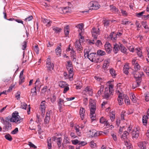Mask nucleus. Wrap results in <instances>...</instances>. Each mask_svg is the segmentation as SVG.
Wrapping results in <instances>:
<instances>
[{"label": "nucleus", "instance_id": "1", "mask_svg": "<svg viewBox=\"0 0 149 149\" xmlns=\"http://www.w3.org/2000/svg\"><path fill=\"white\" fill-rule=\"evenodd\" d=\"M0 118L1 123L4 125L3 129L6 132L12 129L11 124L10 121L16 124H19L21 122L20 117L18 115V112L16 111L12 114V117L9 116L5 117V119L2 117Z\"/></svg>", "mask_w": 149, "mask_h": 149}, {"label": "nucleus", "instance_id": "2", "mask_svg": "<svg viewBox=\"0 0 149 149\" xmlns=\"http://www.w3.org/2000/svg\"><path fill=\"white\" fill-rule=\"evenodd\" d=\"M133 73L136 79V81L134 82L132 84V88L134 89L140 86L141 81V77L144 75V74L142 72H133Z\"/></svg>", "mask_w": 149, "mask_h": 149}, {"label": "nucleus", "instance_id": "3", "mask_svg": "<svg viewBox=\"0 0 149 149\" xmlns=\"http://www.w3.org/2000/svg\"><path fill=\"white\" fill-rule=\"evenodd\" d=\"M90 51H88L86 49H85L84 51V56L85 57H87L91 61H95L96 62H98V61L96 60L95 55L96 53H91L89 54Z\"/></svg>", "mask_w": 149, "mask_h": 149}, {"label": "nucleus", "instance_id": "4", "mask_svg": "<svg viewBox=\"0 0 149 149\" xmlns=\"http://www.w3.org/2000/svg\"><path fill=\"white\" fill-rule=\"evenodd\" d=\"M89 6L93 10H96L98 9L100 7L98 3L95 1H92L88 4Z\"/></svg>", "mask_w": 149, "mask_h": 149}, {"label": "nucleus", "instance_id": "5", "mask_svg": "<svg viewBox=\"0 0 149 149\" xmlns=\"http://www.w3.org/2000/svg\"><path fill=\"white\" fill-rule=\"evenodd\" d=\"M92 36L94 38L96 39L98 35H100V30L99 28H96L93 27L91 31Z\"/></svg>", "mask_w": 149, "mask_h": 149}, {"label": "nucleus", "instance_id": "6", "mask_svg": "<svg viewBox=\"0 0 149 149\" xmlns=\"http://www.w3.org/2000/svg\"><path fill=\"white\" fill-rule=\"evenodd\" d=\"M46 67L48 71H52L54 70V65L53 63L51 62L50 58H48L46 62Z\"/></svg>", "mask_w": 149, "mask_h": 149}, {"label": "nucleus", "instance_id": "7", "mask_svg": "<svg viewBox=\"0 0 149 149\" xmlns=\"http://www.w3.org/2000/svg\"><path fill=\"white\" fill-rule=\"evenodd\" d=\"M139 131L138 128H134L132 133V138L136 139L139 136Z\"/></svg>", "mask_w": 149, "mask_h": 149}, {"label": "nucleus", "instance_id": "8", "mask_svg": "<svg viewBox=\"0 0 149 149\" xmlns=\"http://www.w3.org/2000/svg\"><path fill=\"white\" fill-rule=\"evenodd\" d=\"M90 111L91 112H94L96 109V104L95 102L92 100H91L89 102Z\"/></svg>", "mask_w": 149, "mask_h": 149}, {"label": "nucleus", "instance_id": "9", "mask_svg": "<svg viewBox=\"0 0 149 149\" xmlns=\"http://www.w3.org/2000/svg\"><path fill=\"white\" fill-rule=\"evenodd\" d=\"M90 135L91 137H96L102 134V132H96L95 130H90Z\"/></svg>", "mask_w": 149, "mask_h": 149}, {"label": "nucleus", "instance_id": "10", "mask_svg": "<svg viewBox=\"0 0 149 149\" xmlns=\"http://www.w3.org/2000/svg\"><path fill=\"white\" fill-rule=\"evenodd\" d=\"M80 40H77L75 42V46L77 50L78 51H80L83 49V47L81 44Z\"/></svg>", "mask_w": 149, "mask_h": 149}, {"label": "nucleus", "instance_id": "11", "mask_svg": "<svg viewBox=\"0 0 149 149\" xmlns=\"http://www.w3.org/2000/svg\"><path fill=\"white\" fill-rule=\"evenodd\" d=\"M105 91L104 92V98L106 99H108L111 96V95H113V93L111 92L108 88H105Z\"/></svg>", "mask_w": 149, "mask_h": 149}, {"label": "nucleus", "instance_id": "12", "mask_svg": "<svg viewBox=\"0 0 149 149\" xmlns=\"http://www.w3.org/2000/svg\"><path fill=\"white\" fill-rule=\"evenodd\" d=\"M104 48L106 52L108 53H111V44L108 42H107L104 45Z\"/></svg>", "mask_w": 149, "mask_h": 149}, {"label": "nucleus", "instance_id": "13", "mask_svg": "<svg viewBox=\"0 0 149 149\" xmlns=\"http://www.w3.org/2000/svg\"><path fill=\"white\" fill-rule=\"evenodd\" d=\"M86 92L89 95H92L93 94V91L92 88L90 87H87L86 88L83 92Z\"/></svg>", "mask_w": 149, "mask_h": 149}, {"label": "nucleus", "instance_id": "14", "mask_svg": "<svg viewBox=\"0 0 149 149\" xmlns=\"http://www.w3.org/2000/svg\"><path fill=\"white\" fill-rule=\"evenodd\" d=\"M64 100L61 98H60L59 99V101L58 102V108L60 112H61V111L63 105L64 106Z\"/></svg>", "mask_w": 149, "mask_h": 149}, {"label": "nucleus", "instance_id": "15", "mask_svg": "<svg viewBox=\"0 0 149 149\" xmlns=\"http://www.w3.org/2000/svg\"><path fill=\"white\" fill-rule=\"evenodd\" d=\"M85 110L83 107H81L79 111V115L80 118L82 120L84 118Z\"/></svg>", "mask_w": 149, "mask_h": 149}, {"label": "nucleus", "instance_id": "16", "mask_svg": "<svg viewBox=\"0 0 149 149\" xmlns=\"http://www.w3.org/2000/svg\"><path fill=\"white\" fill-rule=\"evenodd\" d=\"M19 84H21L24 81L25 78L23 77V70L20 73L19 76Z\"/></svg>", "mask_w": 149, "mask_h": 149}, {"label": "nucleus", "instance_id": "17", "mask_svg": "<svg viewBox=\"0 0 149 149\" xmlns=\"http://www.w3.org/2000/svg\"><path fill=\"white\" fill-rule=\"evenodd\" d=\"M50 118V112L49 111L46 113V116L44 120V123L45 124L48 123L49 121Z\"/></svg>", "mask_w": 149, "mask_h": 149}, {"label": "nucleus", "instance_id": "18", "mask_svg": "<svg viewBox=\"0 0 149 149\" xmlns=\"http://www.w3.org/2000/svg\"><path fill=\"white\" fill-rule=\"evenodd\" d=\"M61 44L60 43L59 46H57L56 49H55L56 53L57 55L59 56H61Z\"/></svg>", "mask_w": 149, "mask_h": 149}, {"label": "nucleus", "instance_id": "19", "mask_svg": "<svg viewBox=\"0 0 149 149\" xmlns=\"http://www.w3.org/2000/svg\"><path fill=\"white\" fill-rule=\"evenodd\" d=\"M110 60L109 59L105 60L104 61L103 67L104 68H107L109 65Z\"/></svg>", "mask_w": 149, "mask_h": 149}, {"label": "nucleus", "instance_id": "20", "mask_svg": "<svg viewBox=\"0 0 149 149\" xmlns=\"http://www.w3.org/2000/svg\"><path fill=\"white\" fill-rule=\"evenodd\" d=\"M135 50L136 51V53L138 56L141 58L142 59L143 58V56L141 49L139 48H137Z\"/></svg>", "mask_w": 149, "mask_h": 149}, {"label": "nucleus", "instance_id": "21", "mask_svg": "<svg viewBox=\"0 0 149 149\" xmlns=\"http://www.w3.org/2000/svg\"><path fill=\"white\" fill-rule=\"evenodd\" d=\"M110 10L113 13H118L119 10L115 6L113 5H110Z\"/></svg>", "mask_w": 149, "mask_h": 149}, {"label": "nucleus", "instance_id": "22", "mask_svg": "<svg viewBox=\"0 0 149 149\" xmlns=\"http://www.w3.org/2000/svg\"><path fill=\"white\" fill-rule=\"evenodd\" d=\"M120 46H119V45L116 43L114 45L113 48V51L115 54H116L119 50L120 49Z\"/></svg>", "mask_w": 149, "mask_h": 149}, {"label": "nucleus", "instance_id": "23", "mask_svg": "<svg viewBox=\"0 0 149 149\" xmlns=\"http://www.w3.org/2000/svg\"><path fill=\"white\" fill-rule=\"evenodd\" d=\"M122 96L123 94L120 93L118 96V101L119 105H122L123 103Z\"/></svg>", "mask_w": 149, "mask_h": 149}, {"label": "nucleus", "instance_id": "24", "mask_svg": "<svg viewBox=\"0 0 149 149\" xmlns=\"http://www.w3.org/2000/svg\"><path fill=\"white\" fill-rule=\"evenodd\" d=\"M76 27L79 29L78 31L79 33L80 32L83 33L84 30H83V25L82 24H78Z\"/></svg>", "mask_w": 149, "mask_h": 149}, {"label": "nucleus", "instance_id": "25", "mask_svg": "<svg viewBox=\"0 0 149 149\" xmlns=\"http://www.w3.org/2000/svg\"><path fill=\"white\" fill-rule=\"evenodd\" d=\"M47 147L48 149H51L52 148V139L50 137H48L47 139Z\"/></svg>", "mask_w": 149, "mask_h": 149}, {"label": "nucleus", "instance_id": "26", "mask_svg": "<svg viewBox=\"0 0 149 149\" xmlns=\"http://www.w3.org/2000/svg\"><path fill=\"white\" fill-rule=\"evenodd\" d=\"M100 123H101L104 124L107 126L108 125L109 126V124L108 125V124L107 123V121L103 117H102L100 118Z\"/></svg>", "mask_w": 149, "mask_h": 149}, {"label": "nucleus", "instance_id": "27", "mask_svg": "<svg viewBox=\"0 0 149 149\" xmlns=\"http://www.w3.org/2000/svg\"><path fill=\"white\" fill-rule=\"evenodd\" d=\"M110 74L113 78L116 77V73L115 70L113 68H111L109 70Z\"/></svg>", "mask_w": 149, "mask_h": 149}, {"label": "nucleus", "instance_id": "28", "mask_svg": "<svg viewBox=\"0 0 149 149\" xmlns=\"http://www.w3.org/2000/svg\"><path fill=\"white\" fill-rule=\"evenodd\" d=\"M129 68V66L127 65H125L123 67V71L124 73L126 74H128L129 73L128 70Z\"/></svg>", "mask_w": 149, "mask_h": 149}, {"label": "nucleus", "instance_id": "29", "mask_svg": "<svg viewBox=\"0 0 149 149\" xmlns=\"http://www.w3.org/2000/svg\"><path fill=\"white\" fill-rule=\"evenodd\" d=\"M146 141H144L143 142L140 143L139 145V147L141 149H146Z\"/></svg>", "mask_w": 149, "mask_h": 149}, {"label": "nucleus", "instance_id": "30", "mask_svg": "<svg viewBox=\"0 0 149 149\" xmlns=\"http://www.w3.org/2000/svg\"><path fill=\"white\" fill-rule=\"evenodd\" d=\"M62 140V139L61 137H59L56 139V143L58 148L61 146Z\"/></svg>", "mask_w": 149, "mask_h": 149}, {"label": "nucleus", "instance_id": "31", "mask_svg": "<svg viewBox=\"0 0 149 149\" xmlns=\"http://www.w3.org/2000/svg\"><path fill=\"white\" fill-rule=\"evenodd\" d=\"M120 50L123 53L127 54V53L126 51L127 49L123 45H120Z\"/></svg>", "mask_w": 149, "mask_h": 149}, {"label": "nucleus", "instance_id": "32", "mask_svg": "<svg viewBox=\"0 0 149 149\" xmlns=\"http://www.w3.org/2000/svg\"><path fill=\"white\" fill-rule=\"evenodd\" d=\"M53 30L54 31L55 33H58L61 32L62 29L56 26H53L52 27Z\"/></svg>", "mask_w": 149, "mask_h": 149}, {"label": "nucleus", "instance_id": "33", "mask_svg": "<svg viewBox=\"0 0 149 149\" xmlns=\"http://www.w3.org/2000/svg\"><path fill=\"white\" fill-rule=\"evenodd\" d=\"M67 69L69 72V78H70L73 76L72 72H73V67H70V68H67Z\"/></svg>", "mask_w": 149, "mask_h": 149}, {"label": "nucleus", "instance_id": "34", "mask_svg": "<svg viewBox=\"0 0 149 149\" xmlns=\"http://www.w3.org/2000/svg\"><path fill=\"white\" fill-rule=\"evenodd\" d=\"M95 112V111H94V112H91V111H90V118L93 121L95 120L96 119V114Z\"/></svg>", "mask_w": 149, "mask_h": 149}, {"label": "nucleus", "instance_id": "35", "mask_svg": "<svg viewBox=\"0 0 149 149\" xmlns=\"http://www.w3.org/2000/svg\"><path fill=\"white\" fill-rule=\"evenodd\" d=\"M42 21L44 23H47L46 25L47 26H51V24L52 23V21H49L48 22V20L45 18L42 19Z\"/></svg>", "mask_w": 149, "mask_h": 149}, {"label": "nucleus", "instance_id": "36", "mask_svg": "<svg viewBox=\"0 0 149 149\" xmlns=\"http://www.w3.org/2000/svg\"><path fill=\"white\" fill-rule=\"evenodd\" d=\"M97 55L100 56H103L106 55L105 52L103 50L99 49L97 51Z\"/></svg>", "mask_w": 149, "mask_h": 149}, {"label": "nucleus", "instance_id": "37", "mask_svg": "<svg viewBox=\"0 0 149 149\" xmlns=\"http://www.w3.org/2000/svg\"><path fill=\"white\" fill-rule=\"evenodd\" d=\"M130 97L132 100V101L133 103H135L136 102V97L134 95L131 93L130 94Z\"/></svg>", "mask_w": 149, "mask_h": 149}, {"label": "nucleus", "instance_id": "38", "mask_svg": "<svg viewBox=\"0 0 149 149\" xmlns=\"http://www.w3.org/2000/svg\"><path fill=\"white\" fill-rule=\"evenodd\" d=\"M148 117L147 116H144L143 117L142 122L144 125H146L147 123V119Z\"/></svg>", "mask_w": 149, "mask_h": 149}, {"label": "nucleus", "instance_id": "39", "mask_svg": "<svg viewBox=\"0 0 149 149\" xmlns=\"http://www.w3.org/2000/svg\"><path fill=\"white\" fill-rule=\"evenodd\" d=\"M64 13H68L70 12L71 11L70 8L69 7H64L62 9Z\"/></svg>", "mask_w": 149, "mask_h": 149}, {"label": "nucleus", "instance_id": "40", "mask_svg": "<svg viewBox=\"0 0 149 149\" xmlns=\"http://www.w3.org/2000/svg\"><path fill=\"white\" fill-rule=\"evenodd\" d=\"M68 85L66 83V82L63 81H61L59 84V86L61 88H65Z\"/></svg>", "mask_w": 149, "mask_h": 149}, {"label": "nucleus", "instance_id": "41", "mask_svg": "<svg viewBox=\"0 0 149 149\" xmlns=\"http://www.w3.org/2000/svg\"><path fill=\"white\" fill-rule=\"evenodd\" d=\"M38 87V85H36L34 88L31 89V93H33V95H37L36 88Z\"/></svg>", "mask_w": 149, "mask_h": 149}, {"label": "nucleus", "instance_id": "42", "mask_svg": "<svg viewBox=\"0 0 149 149\" xmlns=\"http://www.w3.org/2000/svg\"><path fill=\"white\" fill-rule=\"evenodd\" d=\"M64 32L66 36L68 35L69 33V26H67L64 28Z\"/></svg>", "mask_w": 149, "mask_h": 149}, {"label": "nucleus", "instance_id": "43", "mask_svg": "<svg viewBox=\"0 0 149 149\" xmlns=\"http://www.w3.org/2000/svg\"><path fill=\"white\" fill-rule=\"evenodd\" d=\"M129 134V133L127 131L124 132L123 134L121 137L122 139H125L127 138V136Z\"/></svg>", "mask_w": 149, "mask_h": 149}, {"label": "nucleus", "instance_id": "44", "mask_svg": "<svg viewBox=\"0 0 149 149\" xmlns=\"http://www.w3.org/2000/svg\"><path fill=\"white\" fill-rule=\"evenodd\" d=\"M4 137L6 139L9 141H11L12 140L11 136L9 134H6L5 136Z\"/></svg>", "mask_w": 149, "mask_h": 149}, {"label": "nucleus", "instance_id": "45", "mask_svg": "<svg viewBox=\"0 0 149 149\" xmlns=\"http://www.w3.org/2000/svg\"><path fill=\"white\" fill-rule=\"evenodd\" d=\"M83 33L80 32L79 33V40H80V41L81 42H84V37L82 36V35L83 34Z\"/></svg>", "mask_w": 149, "mask_h": 149}, {"label": "nucleus", "instance_id": "46", "mask_svg": "<svg viewBox=\"0 0 149 149\" xmlns=\"http://www.w3.org/2000/svg\"><path fill=\"white\" fill-rule=\"evenodd\" d=\"M27 106V104L24 102H21V108L22 109H26Z\"/></svg>", "mask_w": 149, "mask_h": 149}, {"label": "nucleus", "instance_id": "47", "mask_svg": "<svg viewBox=\"0 0 149 149\" xmlns=\"http://www.w3.org/2000/svg\"><path fill=\"white\" fill-rule=\"evenodd\" d=\"M104 88V86H102L100 87V89L98 91L97 93L99 96L101 94L102 92L103 91Z\"/></svg>", "mask_w": 149, "mask_h": 149}, {"label": "nucleus", "instance_id": "48", "mask_svg": "<svg viewBox=\"0 0 149 149\" xmlns=\"http://www.w3.org/2000/svg\"><path fill=\"white\" fill-rule=\"evenodd\" d=\"M69 50H71V55L72 56V57H74V56H75V52L74 51L73 49H70V48H68Z\"/></svg>", "mask_w": 149, "mask_h": 149}, {"label": "nucleus", "instance_id": "49", "mask_svg": "<svg viewBox=\"0 0 149 149\" xmlns=\"http://www.w3.org/2000/svg\"><path fill=\"white\" fill-rule=\"evenodd\" d=\"M109 21L107 20H105L103 21V24L104 26L106 27H107L109 26Z\"/></svg>", "mask_w": 149, "mask_h": 149}, {"label": "nucleus", "instance_id": "50", "mask_svg": "<svg viewBox=\"0 0 149 149\" xmlns=\"http://www.w3.org/2000/svg\"><path fill=\"white\" fill-rule=\"evenodd\" d=\"M145 100L146 102L149 101V93L148 92H147L145 93Z\"/></svg>", "mask_w": 149, "mask_h": 149}, {"label": "nucleus", "instance_id": "51", "mask_svg": "<svg viewBox=\"0 0 149 149\" xmlns=\"http://www.w3.org/2000/svg\"><path fill=\"white\" fill-rule=\"evenodd\" d=\"M134 69L135 71H137L140 69V66L139 64L137 63H136L134 66Z\"/></svg>", "mask_w": 149, "mask_h": 149}, {"label": "nucleus", "instance_id": "52", "mask_svg": "<svg viewBox=\"0 0 149 149\" xmlns=\"http://www.w3.org/2000/svg\"><path fill=\"white\" fill-rule=\"evenodd\" d=\"M144 13L145 11H144L139 13H136V15L138 17H140L143 16V14Z\"/></svg>", "mask_w": 149, "mask_h": 149}, {"label": "nucleus", "instance_id": "53", "mask_svg": "<svg viewBox=\"0 0 149 149\" xmlns=\"http://www.w3.org/2000/svg\"><path fill=\"white\" fill-rule=\"evenodd\" d=\"M144 71L146 73L147 75L149 76V67H144L143 68Z\"/></svg>", "mask_w": 149, "mask_h": 149}, {"label": "nucleus", "instance_id": "54", "mask_svg": "<svg viewBox=\"0 0 149 149\" xmlns=\"http://www.w3.org/2000/svg\"><path fill=\"white\" fill-rule=\"evenodd\" d=\"M125 113L126 111H123L122 112V113L121 114V119L122 120H125L124 116Z\"/></svg>", "mask_w": 149, "mask_h": 149}, {"label": "nucleus", "instance_id": "55", "mask_svg": "<svg viewBox=\"0 0 149 149\" xmlns=\"http://www.w3.org/2000/svg\"><path fill=\"white\" fill-rule=\"evenodd\" d=\"M56 97L54 95L52 97L50 98V100L51 102L53 103L55 102L56 100Z\"/></svg>", "mask_w": 149, "mask_h": 149}, {"label": "nucleus", "instance_id": "56", "mask_svg": "<svg viewBox=\"0 0 149 149\" xmlns=\"http://www.w3.org/2000/svg\"><path fill=\"white\" fill-rule=\"evenodd\" d=\"M110 36L111 39L113 41H114L116 39V35L114 36L113 34L111 33L110 34Z\"/></svg>", "mask_w": 149, "mask_h": 149}, {"label": "nucleus", "instance_id": "57", "mask_svg": "<svg viewBox=\"0 0 149 149\" xmlns=\"http://www.w3.org/2000/svg\"><path fill=\"white\" fill-rule=\"evenodd\" d=\"M90 146L91 148H94L96 146V145L93 141H91L90 142Z\"/></svg>", "mask_w": 149, "mask_h": 149}, {"label": "nucleus", "instance_id": "58", "mask_svg": "<svg viewBox=\"0 0 149 149\" xmlns=\"http://www.w3.org/2000/svg\"><path fill=\"white\" fill-rule=\"evenodd\" d=\"M26 44L27 43L26 42V41H24L23 42L22 44V49L23 50H24L26 48Z\"/></svg>", "mask_w": 149, "mask_h": 149}, {"label": "nucleus", "instance_id": "59", "mask_svg": "<svg viewBox=\"0 0 149 149\" xmlns=\"http://www.w3.org/2000/svg\"><path fill=\"white\" fill-rule=\"evenodd\" d=\"M18 132V128L17 127H16L14 130L11 132V134H17Z\"/></svg>", "mask_w": 149, "mask_h": 149}, {"label": "nucleus", "instance_id": "60", "mask_svg": "<svg viewBox=\"0 0 149 149\" xmlns=\"http://www.w3.org/2000/svg\"><path fill=\"white\" fill-rule=\"evenodd\" d=\"M135 24L136 26V27L138 28L137 30H139V29L141 27V26L140 25V24L138 21L136 20Z\"/></svg>", "mask_w": 149, "mask_h": 149}, {"label": "nucleus", "instance_id": "61", "mask_svg": "<svg viewBox=\"0 0 149 149\" xmlns=\"http://www.w3.org/2000/svg\"><path fill=\"white\" fill-rule=\"evenodd\" d=\"M34 50L36 52V54H39V49L38 45H37L35 46Z\"/></svg>", "mask_w": 149, "mask_h": 149}, {"label": "nucleus", "instance_id": "62", "mask_svg": "<svg viewBox=\"0 0 149 149\" xmlns=\"http://www.w3.org/2000/svg\"><path fill=\"white\" fill-rule=\"evenodd\" d=\"M72 143L74 145H76L77 144H78L79 145V141L77 139H75L72 141Z\"/></svg>", "mask_w": 149, "mask_h": 149}, {"label": "nucleus", "instance_id": "63", "mask_svg": "<svg viewBox=\"0 0 149 149\" xmlns=\"http://www.w3.org/2000/svg\"><path fill=\"white\" fill-rule=\"evenodd\" d=\"M72 67V64L70 61H69L67 62V68H70Z\"/></svg>", "mask_w": 149, "mask_h": 149}, {"label": "nucleus", "instance_id": "64", "mask_svg": "<svg viewBox=\"0 0 149 149\" xmlns=\"http://www.w3.org/2000/svg\"><path fill=\"white\" fill-rule=\"evenodd\" d=\"M15 96L17 100H19L20 98V92H17Z\"/></svg>", "mask_w": 149, "mask_h": 149}]
</instances>
